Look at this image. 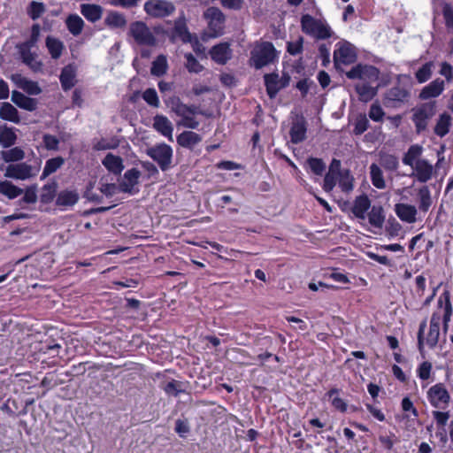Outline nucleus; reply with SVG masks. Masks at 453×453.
Returning a JSON list of instances; mask_svg holds the SVG:
<instances>
[{
    "label": "nucleus",
    "mask_w": 453,
    "mask_h": 453,
    "mask_svg": "<svg viewBox=\"0 0 453 453\" xmlns=\"http://www.w3.org/2000/svg\"><path fill=\"white\" fill-rule=\"evenodd\" d=\"M95 366L90 365V362H81L77 365H73L70 371L65 372L66 376H81L88 369L94 368Z\"/></svg>",
    "instance_id": "864d4df0"
},
{
    "label": "nucleus",
    "mask_w": 453,
    "mask_h": 453,
    "mask_svg": "<svg viewBox=\"0 0 453 453\" xmlns=\"http://www.w3.org/2000/svg\"><path fill=\"white\" fill-rule=\"evenodd\" d=\"M12 81L16 85L31 96H37L42 93V88L36 81L22 77L20 74L12 75Z\"/></svg>",
    "instance_id": "4be33fe9"
},
{
    "label": "nucleus",
    "mask_w": 453,
    "mask_h": 453,
    "mask_svg": "<svg viewBox=\"0 0 453 453\" xmlns=\"http://www.w3.org/2000/svg\"><path fill=\"white\" fill-rule=\"evenodd\" d=\"M436 113V102L430 101L423 103L412 109L411 120L415 126V131L418 134L426 131L429 120Z\"/></svg>",
    "instance_id": "20e7f679"
},
{
    "label": "nucleus",
    "mask_w": 453,
    "mask_h": 453,
    "mask_svg": "<svg viewBox=\"0 0 453 453\" xmlns=\"http://www.w3.org/2000/svg\"><path fill=\"white\" fill-rule=\"evenodd\" d=\"M371 207V200L365 194L359 195L356 196L353 205L351 208V212L354 216L358 219H365L368 210Z\"/></svg>",
    "instance_id": "dca6fc26"
},
{
    "label": "nucleus",
    "mask_w": 453,
    "mask_h": 453,
    "mask_svg": "<svg viewBox=\"0 0 453 453\" xmlns=\"http://www.w3.org/2000/svg\"><path fill=\"white\" fill-rule=\"evenodd\" d=\"M306 164L308 165L310 170L316 175H322L326 170V164L321 158L310 157L306 160Z\"/></svg>",
    "instance_id": "3c124183"
},
{
    "label": "nucleus",
    "mask_w": 453,
    "mask_h": 453,
    "mask_svg": "<svg viewBox=\"0 0 453 453\" xmlns=\"http://www.w3.org/2000/svg\"><path fill=\"white\" fill-rule=\"evenodd\" d=\"M357 59V58H333L337 72L345 74L348 79L377 81L380 77V70L369 65H353Z\"/></svg>",
    "instance_id": "f03ea898"
},
{
    "label": "nucleus",
    "mask_w": 453,
    "mask_h": 453,
    "mask_svg": "<svg viewBox=\"0 0 453 453\" xmlns=\"http://www.w3.org/2000/svg\"><path fill=\"white\" fill-rule=\"evenodd\" d=\"M143 100L151 107L158 108L160 102L155 88H150L142 93Z\"/></svg>",
    "instance_id": "603ef678"
},
{
    "label": "nucleus",
    "mask_w": 453,
    "mask_h": 453,
    "mask_svg": "<svg viewBox=\"0 0 453 453\" xmlns=\"http://www.w3.org/2000/svg\"><path fill=\"white\" fill-rule=\"evenodd\" d=\"M119 147V142L117 140L108 141L106 139L102 138L96 143L94 144V150H106L116 149Z\"/></svg>",
    "instance_id": "0e129e2a"
},
{
    "label": "nucleus",
    "mask_w": 453,
    "mask_h": 453,
    "mask_svg": "<svg viewBox=\"0 0 453 453\" xmlns=\"http://www.w3.org/2000/svg\"><path fill=\"white\" fill-rule=\"evenodd\" d=\"M153 127L162 135L167 137L171 141L173 140V124L165 116L156 115L154 117Z\"/></svg>",
    "instance_id": "bb28decb"
},
{
    "label": "nucleus",
    "mask_w": 453,
    "mask_h": 453,
    "mask_svg": "<svg viewBox=\"0 0 453 453\" xmlns=\"http://www.w3.org/2000/svg\"><path fill=\"white\" fill-rule=\"evenodd\" d=\"M57 193V183L51 182L45 184L42 188L40 195V201L43 204H48L51 203L56 196Z\"/></svg>",
    "instance_id": "a18cd8bd"
},
{
    "label": "nucleus",
    "mask_w": 453,
    "mask_h": 453,
    "mask_svg": "<svg viewBox=\"0 0 453 453\" xmlns=\"http://www.w3.org/2000/svg\"><path fill=\"white\" fill-rule=\"evenodd\" d=\"M46 46L51 57H60L64 48L60 40L50 36H48L46 39Z\"/></svg>",
    "instance_id": "09e8293b"
},
{
    "label": "nucleus",
    "mask_w": 453,
    "mask_h": 453,
    "mask_svg": "<svg viewBox=\"0 0 453 453\" xmlns=\"http://www.w3.org/2000/svg\"><path fill=\"white\" fill-rule=\"evenodd\" d=\"M23 193V189L15 186L9 180L0 181V194L5 196L9 199H14Z\"/></svg>",
    "instance_id": "79ce46f5"
},
{
    "label": "nucleus",
    "mask_w": 453,
    "mask_h": 453,
    "mask_svg": "<svg viewBox=\"0 0 453 453\" xmlns=\"http://www.w3.org/2000/svg\"><path fill=\"white\" fill-rule=\"evenodd\" d=\"M422 147L418 144L411 145L403 157V163L405 165L414 166L415 162L419 159L422 154Z\"/></svg>",
    "instance_id": "a19ab883"
},
{
    "label": "nucleus",
    "mask_w": 453,
    "mask_h": 453,
    "mask_svg": "<svg viewBox=\"0 0 453 453\" xmlns=\"http://www.w3.org/2000/svg\"><path fill=\"white\" fill-rule=\"evenodd\" d=\"M369 121L365 114H359L355 121L353 133L356 135L364 134L369 128Z\"/></svg>",
    "instance_id": "5fc2aeb1"
},
{
    "label": "nucleus",
    "mask_w": 453,
    "mask_h": 453,
    "mask_svg": "<svg viewBox=\"0 0 453 453\" xmlns=\"http://www.w3.org/2000/svg\"><path fill=\"white\" fill-rule=\"evenodd\" d=\"M180 381L173 380L167 382V384L164 387V390L167 395L177 397L180 393L184 392V390L180 388Z\"/></svg>",
    "instance_id": "bf43d9fd"
},
{
    "label": "nucleus",
    "mask_w": 453,
    "mask_h": 453,
    "mask_svg": "<svg viewBox=\"0 0 453 453\" xmlns=\"http://www.w3.org/2000/svg\"><path fill=\"white\" fill-rule=\"evenodd\" d=\"M104 23L111 28H123L127 25V19L122 13L110 11L104 19Z\"/></svg>",
    "instance_id": "c9c22d12"
},
{
    "label": "nucleus",
    "mask_w": 453,
    "mask_h": 453,
    "mask_svg": "<svg viewBox=\"0 0 453 453\" xmlns=\"http://www.w3.org/2000/svg\"><path fill=\"white\" fill-rule=\"evenodd\" d=\"M0 119L19 124L20 118L18 110L10 103L4 102L0 107Z\"/></svg>",
    "instance_id": "473e14b6"
},
{
    "label": "nucleus",
    "mask_w": 453,
    "mask_h": 453,
    "mask_svg": "<svg viewBox=\"0 0 453 453\" xmlns=\"http://www.w3.org/2000/svg\"><path fill=\"white\" fill-rule=\"evenodd\" d=\"M176 141L182 148L192 150L202 141V137L193 131H183L177 135Z\"/></svg>",
    "instance_id": "a878e982"
},
{
    "label": "nucleus",
    "mask_w": 453,
    "mask_h": 453,
    "mask_svg": "<svg viewBox=\"0 0 453 453\" xmlns=\"http://www.w3.org/2000/svg\"><path fill=\"white\" fill-rule=\"evenodd\" d=\"M2 158L6 163L20 161L25 157L24 150L19 147H14L1 153Z\"/></svg>",
    "instance_id": "49530a36"
},
{
    "label": "nucleus",
    "mask_w": 453,
    "mask_h": 453,
    "mask_svg": "<svg viewBox=\"0 0 453 453\" xmlns=\"http://www.w3.org/2000/svg\"><path fill=\"white\" fill-rule=\"evenodd\" d=\"M385 112L379 104L373 103L372 104H371L369 110V118L372 120L376 122L382 121Z\"/></svg>",
    "instance_id": "052dcab7"
},
{
    "label": "nucleus",
    "mask_w": 453,
    "mask_h": 453,
    "mask_svg": "<svg viewBox=\"0 0 453 453\" xmlns=\"http://www.w3.org/2000/svg\"><path fill=\"white\" fill-rule=\"evenodd\" d=\"M370 177L372 185L379 188L383 189L386 187L383 173L381 169L376 165L372 164L370 166Z\"/></svg>",
    "instance_id": "c03bdc74"
},
{
    "label": "nucleus",
    "mask_w": 453,
    "mask_h": 453,
    "mask_svg": "<svg viewBox=\"0 0 453 453\" xmlns=\"http://www.w3.org/2000/svg\"><path fill=\"white\" fill-rule=\"evenodd\" d=\"M167 58H156L152 63L151 74L160 77L167 71Z\"/></svg>",
    "instance_id": "6e6d98bb"
},
{
    "label": "nucleus",
    "mask_w": 453,
    "mask_h": 453,
    "mask_svg": "<svg viewBox=\"0 0 453 453\" xmlns=\"http://www.w3.org/2000/svg\"><path fill=\"white\" fill-rule=\"evenodd\" d=\"M434 67L433 62H426L416 73L415 78L418 83L427 81L432 76V69Z\"/></svg>",
    "instance_id": "de8ad7c7"
},
{
    "label": "nucleus",
    "mask_w": 453,
    "mask_h": 453,
    "mask_svg": "<svg viewBox=\"0 0 453 453\" xmlns=\"http://www.w3.org/2000/svg\"><path fill=\"white\" fill-rule=\"evenodd\" d=\"M80 11L87 20L95 23L101 19L104 9L98 4H81Z\"/></svg>",
    "instance_id": "5701e85b"
},
{
    "label": "nucleus",
    "mask_w": 453,
    "mask_h": 453,
    "mask_svg": "<svg viewBox=\"0 0 453 453\" xmlns=\"http://www.w3.org/2000/svg\"><path fill=\"white\" fill-rule=\"evenodd\" d=\"M359 54L360 51L355 45L342 40L335 44L333 57H357Z\"/></svg>",
    "instance_id": "cd10ccee"
},
{
    "label": "nucleus",
    "mask_w": 453,
    "mask_h": 453,
    "mask_svg": "<svg viewBox=\"0 0 453 453\" xmlns=\"http://www.w3.org/2000/svg\"><path fill=\"white\" fill-rule=\"evenodd\" d=\"M62 380L58 379L54 372H48L41 381V386L50 390L62 384Z\"/></svg>",
    "instance_id": "4d7b16f0"
},
{
    "label": "nucleus",
    "mask_w": 453,
    "mask_h": 453,
    "mask_svg": "<svg viewBox=\"0 0 453 453\" xmlns=\"http://www.w3.org/2000/svg\"><path fill=\"white\" fill-rule=\"evenodd\" d=\"M203 17L208 22V27L212 36L217 37L222 35L226 17L224 13L218 7H209L203 12Z\"/></svg>",
    "instance_id": "9d476101"
},
{
    "label": "nucleus",
    "mask_w": 453,
    "mask_h": 453,
    "mask_svg": "<svg viewBox=\"0 0 453 453\" xmlns=\"http://www.w3.org/2000/svg\"><path fill=\"white\" fill-rule=\"evenodd\" d=\"M104 166L114 175H120L124 169L123 160L119 156L108 153L102 161Z\"/></svg>",
    "instance_id": "c85d7f7f"
},
{
    "label": "nucleus",
    "mask_w": 453,
    "mask_h": 453,
    "mask_svg": "<svg viewBox=\"0 0 453 453\" xmlns=\"http://www.w3.org/2000/svg\"><path fill=\"white\" fill-rule=\"evenodd\" d=\"M451 127V116L448 112L440 114L434 126V132L436 135L442 138L446 136Z\"/></svg>",
    "instance_id": "2f4dec72"
},
{
    "label": "nucleus",
    "mask_w": 453,
    "mask_h": 453,
    "mask_svg": "<svg viewBox=\"0 0 453 453\" xmlns=\"http://www.w3.org/2000/svg\"><path fill=\"white\" fill-rule=\"evenodd\" d=\"M413 176L420 183H426L435 175L434 166L426 159H418L412 166Z\"/></svg>",
    "instance_id": "ddd939ff"
},
{
    "label": "nucleus",
    "mask_w": 453,
    "mask_h": 453,
    "mask_svg": "<svg viewBox=\"0 0 453 453\" xmlns=\"http://www.w3.org/2000/svg\"><path fill=\"white\" fill-rule=\"evenodd\" d=\"M339 391L340 390L338 388H333L326 393V396L331 400V404L336 411L344 413L348 410L347 403L342 398L334 396L339 393Z\"/></svg>",
    "instance_id": "58836bf2"
},
{
    "label": "nucleus",
    "mask_w": 453,
    "mask_h": 453,
    "mask_svg": "<svg viewBox=\"0 0 453 453\" xmlns=\"http://www.w3.org/2000/svg\"><path fill=\"white\" fill-rule=\"evenodd\" d=\"M17 135L12 127L6 125L0 127V144L4 148H10L16 143Z\"/></svg>",
    "instance_id": "f704fd0d"
},
{
    "label": "nucleus",
    "mask_w": 453,
    "mask_h": 453,
    "mask_svg": "<svg viewBox=\"0 0 453 453\" xmlns=\"http://www.w3.org/2000/svg\"><path fill=\"white\" fill-rule=\"evenodd\" d=\"M441 309L443 311L442 315L437 311L432 313L427 332H426L427 326L426 319H423L419 324L417 334V347L423 357L426 352V346L430 349H434L437 346L440 337L441 321L443 331L447 332L449 329L453 313V306L451 294L448 289H444L437 300V310Z\"/></svg>",
    "instance_id": "f257e3e1"
},
{
    "label": "nucleus",
    "mask_w": 453,
    "mask_h": 453,
    "mask_svg": "<svg viewBox=\"0 0 453 453\" xmlns=\"http://www.w3.org/2000/svg\"><path fill=\"white\" fill-rule=\"evenodd\" d=\"M444 88V81L437 78L421 89L418 98L420 100H428L437 97L443 92Z\"/></svg>",
    "instance_id": "2eb2a0df"
},
{
    "label": "nucleus",
    "mask_w": 453,
    "mask_h": 453,
    "mask_svg": "<svg viewBox=\"0 0 453 453\" xmlns=\"http://www.w3.org/2000/svg\"><path fill=\"white\" fill-rule=\"evenodd\" d=\"M32 167L27 163L11 164L7 166L5 176L17 180H26L31 176Z\"/></svg>",
    "instance_id": "a211bd4d"
},
{
    "label": "nucleus",
    "mask_w": 453,
    "mask_h": 453,
    "mask_svg": "<svg viewBox=\"0 0 453 453\" xmlns=\"http://www.w3.org/2000/svg\"><path fill=\"white\" fill-rule=\"evenodd\" d=\"M369 223L376 228H381L385 222L384 209L381 205L372 206L370 211L367 212Z\"/></svg>",
    "instance_id": "7c9ffc66"
},
{
    "label": "nucleus",
    "mask_w": 453,
    "mask_h": 453,
    "mask_svg": "<svg viewBox=\"0 0 453 453\" xmlns=\"http://www.w3.org/2000/svg\"><path fill=\"white\" fill-rule=\"evenodd\" d=\"M42 142L44 147L48 150H58L59 145V140L53 134H45L42 136Z\"/></svg>",
    "instance_id": "e2e57ef3"
},
{
    "label": "nucleus",
    "mask_w": 453,
    "mask_h": 453,
    "mask_svg": "<svg viewBox=\"0 0 453 453\" xmlns=\"http://www.w3.org/2000/svg\"><path fill=\"white\" fill-rule=\"evenodd\" d=\"M433 418L435 420L436 426L438 428H443L447 425V422L450 417L449 412L445 410H437L433 411L432 412Z\"/></svg>",
    "instance_id": "13d9d810"
},
{
    "label": "nucleus",
    "mask_w": 453,
    "mask_h": 453,
    "mask_svg": "<svg viewBox=\"0 0 453 453\" xmlns=\"http://www.w3.org/2000/svg\"><path fill=\"white\" fill-rule=\"evenodd\" d=\"M251 57L267 58L275 57V49L272 42H262L257 43L251 50Z\"/></svg>",
    "instance_id": "72a5a7b5"
},
{
    "label": "nucleus",
    "mask_w": 453,
    "mask_h": 453,
    "mask_svg": "<svg viewBox=\"0 0 453 453\" xmlns=\"http://www.w3.org/2000/svg\"><path fill=\"white\" fill-rule=\"evenodd\" d=\"M411 98V90L400 82L388 88L383 96L386 107L400 108L407 104Z\"/></svg>",
    "instance_id": "423d86ee"
},
{
    "label": "nucleus",
    "mask_w": 453,
    "mask_h": 453,
    "mask_svg": "<svg viewBox=\"0 0 453 453\" xmlns=\"http://www.w3.org/2000/svg\"><path fill=\"white\" fill-rule=\"evenodd\" d=\"M210 53L211 57H227V55L230 54L229 43H219L211 48Z\"/></svg>",
    "instance_id": "680f3d73"
},
{
    "label": "nucleus",
    "mask_w": 453,
    "mask_h": 453,
    "mask_svg": "<svg viewBox=\"0 0 453 453\" xmlns=\"http://www.w3.org/2000/svg\"><path fill=\"white\" fill-rule=\"evenodd\" d=\"M264 81L269 98H274L282 88L279 74L277 73H266L264 75Z\"/></svg>",
    "instance_id": "b1692460"
},
{
    "label": "nucleus",
    "mask_w": 453,
    "mask_h": 453,
    "mask_svg": "<svg viewBox=\"0 0 453 453\" xmlns=\"http://www.w3.org/2000/svg\"><path fill=\"white\" fill-rule=\"evenodd\" d=\"M12 101L20 109L34 111L37 108L38 101L35 98H32L25 96L23 93L13 90L12 93Z\"/></svg>",
    "instance_id": "6ab92c4d"
},
{
    "label": "nucleus",
    "mask_w": 453,
    "mask_h": 453,
    "mask_svg": "<svg viewBox=\"0 0 453 453\" xmlns=\"http://www.w3.org/2000/svg\"><path fill=\"white\" fill-rule=\"evenodd\" d=\"M146 154L155 161L162 172H166L172 167L173 151L170 145L161 142L146 150Z\"/></svg>",
    "instance_id": "39448f33"
},
{
    "label": "nucleus",
    "mask_w": 453,
    "mask_h": 453,
    "mask_svg": "<svg viewBox=\"0 0 453 453\" xmlns=\"http://www.w3.org/2000/svg\"><path fill=\"white\" fill-rule=\"evenodd\" d=\"M433 372V365L429 361L421 362L416 370L417 377L421 380H428Z\"/></svg>",
    "instance_id": "8fccbe9b"
},
{
    "label": "nucleus",
    "mask_w": 453,
    "mask_h": 453,
    "mask_svg": "<svg viewBox=\"0 0 453 453\" xmlns=\"http://www.w3.org/2000/svg\"><path fill=\"white\" fill-rule=\"evenodd\" d=\"M59 81L62 89L65 92L74 88L78 82L76 65L69 64L64 66L59 75Z\"/></svg>",
    "instance_id": "4468645a"
},
{
    "label": "nucleus",
    "mask_w": 453,
    "mask_h": 453,
    "mask_svg": "<svg viewBox=\"0 0 453 453\" xmlns=\"http://www.w3.org/2000/svg\"><path fill=\"white\" fill-rule=\"evenodd\" d=\"M395 212L397 217L403 222L411 224L417 220V209L414 205L407 203H396L395 205Z\"/></svg>",
    "instance_id": "412c9836"
},
{
    "label": "nucleus",
    "mask_w": 453,
    "mask_h": 453,
    "mask_svg": "<svg viewBox=\"0 0 453 453\" xmlns=\"http://www.w3.org/2000/svg\"><path fill=\"white\" fill-rule=\"evenodd\" d=\"M141 172L136 168H131L125 172L123 179L119 183V188L123 193L134 194V187L139 183Z\"/></svg>",
    "instance_id": "f8f14e48"
},
{
    "label": "nucleus",
    "mask_w": 453,
    "mask_h": 453,
    "mask_svg": "<svg viewBox=\"0 0 453 453\" xmlns=\"http://www.w3.org/2000/svg\"><path fill=\"white\" fill-rule=\"evenodd\" d=\"M144 11L153 18H165L175 12V6L167 0H148L144 4Z\"/></svg>",
    "instance_id": "1a4fd4ad"
},
{
    "label": "nucleus",
    "mask_w": 453,
    "mask_h": 453,
    "mask_svg": "<svg viewBox=\"0 0 453 453\" xmlns=\"http://www.w3.org/2000/svg\"><path fill=\"white\" fill-rule=\"evenodd\" d=\"M65 164V159L61 156L50 158L46 161L42 170L41 180H43L50 174L56 173Z\"/></svg>",
    "instance_id": "e433bc0d"
},
{
    "label": "nucleus",
    "mask_w": 453,
    "mask_h": 453,
    "mask_svg": "<svg viewBox=\"0 0 453 453\" xmlns=\"http://www.w3.org/2000/svg\"><path fill=\"white\" fill-rule=\"evenodd\" d=\"M418 209L422 212H427L432 205L431 192L427 186H423L418 189Z\"/></svg>",
    "instance_id": "4c0bfd02"
},
{
    "label": "nucleus",
    "mask_w": 453,
    "mask_h": 453,
    "mask_svg": "<svg viewBox=\"0 0 453 453\" xmlns=\"http://www.w3.org/2000/svg\"><path fill=\"white\" fill-rule=\"evenodd\" d=\"M307 123L303 117L296 119L290 127L289 135L291 142L298 144L306 138Z\"/></svg>",
    "instance_id": "f3484780"
},
{
    "label": "nucleus",
    "mask_w": 453,
    "mask_h": 453,
    "mask_svg": "<svg viewBox=\"0 0 453 453\" xmlns=\"http://www.w3.org/2000/svg\"><path fill=\"white\" fill-rule=\"evenodd\" d=\"M174 34L178 35L184 42L191 43L196 53H203L204 48L199 42L196 36L192 35L186 27L185 21L182 19L176 20L174 23Z\"/></svg>",
    "instance_id": "9b49d317"
},
{
    "label": "nucleus",
    "mask_w": 453,
    "mask_h": 453,
    "mask_svg": "<svg viewBox=\"0 0 453 453\" xmlns=\"http://www.w3.org/2000/svg\"><path fill=\"white\" fill-rule=\"evenodd\" d=\"M45 12L44 4L41 2H32L29 7V15L32 19H37Z\"/></svg>",
    "instance_id": "69168bd1"
},
{
    "label": "nucleus",
    "mask_w": 453,
    "mask_h": 453,
    "mask_svg": "<svg viewBox=\"0 0 453 453\" xmlns=\"http://www.w3.org/2000/svg\"><path fill=\"white\" fill-rule=\"evenodd\" d=\"M364 81V83L357 84L355 86V91L361 102L367 103L376 96L378 93V87L371 86L370 83L372 81Z\"/></svg>",
    "instance_id": "393cba45"
},
{
    "label": "nucleus",
    "mask_w": 453,
    "mask_h": 453,
    "mask_svg": "<svg viewBox=\"0 0 453 453\" xmlns=\"http://www.w3.org/2000/svg\"><path fill=\"white\" fill-rule=\"evenodd\" d=\"M338 184L342 191L349 193L354 188V178L349 169H343L341 174L337 176Z\"/></svg>",
    "instance_id": "ea45409f"
},
{
    "label": "nucleus",
    "mask_w": 453,
    "mask_h": 453,
    "mask_svg": "<svg viewBox=\"0 0 453 453\" xmlns=\"http://www.w3.org/2000/svg\"><path fill=\"white\" fill-rule=\"evenodd\" d=\"M379 441L385 449L391 450L397 439L394 433H390L389 435H380Z\"/></svg>",
    "instance_id": "774afa93"
},
{
    "label": "nucleus",
    "mask_w": 453,
    "mask_h": 453,
    "mask_svg": "<svg viewBox=\"0 0 453 453\" xmlns=\"http://www.w3.org/2000/svg\"><path fill=\"white\" fill-rule=\"evenodd\" d=\"M79 200V194L75 190L65 189L60 191L56 199V205L60 208L73 206Z\"/></svg>",
    "instance_id": "c756f323"
},
{
    "label": "nucleus",
    "mask_w": 453,
    "mask_h": 453,
    "mask_svg": "<svg viewBox=\"0 0 453 453\" xmlns=\"http://www.w3.org/2000/svg\"><path fill=\"white\" fill-rule=\"evenodd\" d=\"M171 110L179 117L196 115L198 113V107L195 104L188 105L182 103L179 97H172L170 100Z\"/></svg>",
    "instance_id": "aec40b11"
},
{
    "label": "nucleus",
    "mask_w": 453,
    "mask_h": 453,
    "mask_svg": "<svg viewBox=\"0 0 453 453\" xmlns=\"http://www.w3.org/2000/svg\"><path fill=\"white\" fill-rule=\"evenodd\" d=\"M426 398L430 405L437 410L448 409L451 401L450 394L442 382L430 387L426 392Z\"/></svg>",
    "instance_id": "0eeeda50"
},
{
    "label": "nucleus",
    "mask_w": 453,
    "mask_h": 453,
    "mask_svg": "<svg viewBox=\"0 0 453 453\" xmlns=\"http://www.w3.org/2000/svg\"><path fill=\"white\" fill-rule=\"evenodd\" d=\"M65 23L69 32L74 36L79 35L84 27L83 19L77 14L69 15Z\"/></svg>",
    "instance_id": "37998d69"
},
{
    "label": "nucleus",
    "mask_w": 453,
    "mask_h": 453,
    "mask_svg": "<svg viewBox=\"0 0 453 453\" xmlns=\"http://www.w3.org/2000/svg\"><path fill=\"white\" fill-rule=\"evenodd\" d=\"M129 32L134 41L140 45L156 46L157 44V39L142 21L133 22L130 25Z\"/></svg>",
    "instance_id": "6e6552de"
},
{
    "label": "nucleus",
    "mask_w": 453,
    "mask_h": 453,
    "mask_svg": "<svg viewBox=\"0 0 453 453\" xmlns=\"http://www.w3.org/2000/svg\"><path fill=\"white\" fill-rule=\"evenodd\" d=\"M442 15L447 28L453 29V7L449 4L445 3L443 4Z\"/></svg>",
    "instance_id": "338daca9"
},
{
    "label": "nucleus",
    "mask_w": 453,
    "mask_h": 453,
    "mask_svg": "<svg viewBox=\"0 0 453 453\" xmlns=\"http://www.w3.org/2000/svg\"><path fill=\"white\" fill-rule=\"evenodd\" d=\"M303 31L314 38L324 40L332 36L333 31L327 22L323 19H315L310 14L302 17Z\"/></svg>",
    "instance_id": "7ed1b4c3"
}]
</instances>
